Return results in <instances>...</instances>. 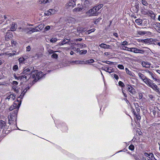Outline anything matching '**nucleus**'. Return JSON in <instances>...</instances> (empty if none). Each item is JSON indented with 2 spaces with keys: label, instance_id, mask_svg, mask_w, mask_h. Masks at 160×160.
Wrapping results in <instances>:
<instances>
[{
  "label": "nucleus",
  "instance_id": "obj_1",
  "mask_svg": "<svg viewBox=\"0 0 160 160\" xmlns=\"http://www.w3.org/2000/svg\"><path fill=\"white\" fill-rule=\"evenodd\" d=\"M148 86L152 88L154 91L160 94V89L152 81L149 79L147 78L143 81Z\"/></svg>",
  "mask_w": 160,
  "mask_h": 160
},
{
  "label": "nucleus",
  "instance_id": "obj_2",
  "mask_svg": "<svg viewBox=\"0 0 160 160\" xmlns=\"http://www.w3.org/2000/svg\"><path fill=\"white\" fill-rule=\"evenodd\" d=\"M43 75V73L42 72H34L31 75H30V80L33 79V81L36 82L42 77Z\"/></svg>",
  "mask_w": 160,
  "mask_h": 160
},
{
  "label": "nucleus",
  "instance_id": "obj_3",
  "mask_svg": "<svg viewBox=\"0 0 160 160\" xmlns=\"http://www.w3.org/2000/svg\"><path fill=\"white\" fill-rule=\"evenodd\" d=\"M13 112H12L10 114L9 116L8 117L9 121L16 120L17 114L18 112V108H16Z\"/></svg>",
  "mask_w": 160,
  "mask_h": 160
},
{
  "label": "nucleus",
  "instance_id": "obj_4",
  "mask_svg": "<svg viewBox=\"0 0 160 160\" xmlns=\"http://www.w3.org/2000/svg\"><path fill=\"white\" fill-rule=\"evenodd\" d=\"M14 77L16 79L18 80H20L24 82H26L29 79L30 80V77H29L28 75H26L25 74V75H21L18 77L14 76Z\"/></svg>",
  "mask_w": 160,
  "mask_h": 160
},
{
  "label": "nucleus",
  "instance_id": "obj_5",
  "mask_svg": "<svg viewBox=\"0 0 160 160\" xmlns=\"http://www.w3.org/2000/svg\"><path fill=\"white\" fill-rule=\"evenodd\" d=\"M34 68L32 67H29L26 69H25L22 72L23 74H24L26 75H28L29 77H30V74H32L33 72H32V71L33 70Z\"/></svg>",
  "mask_w": 160,
  "mask_h": 160
},
{
  "label": "nucleus",
  "instance_id": "obj_6",
  "mask_svg": "<svg viewBox=\"0 0 160 160\" xmlns=\"http://www.w3.org/2000/svg\"><path fill=\"white\" fill-rule=\"evenodd\" d=\"M86 13L88 17L97 16L98 14V13L94 9V8L90 9Z\"/></svg>",
  "mask_w": 160,
  "mask_h": 160
},
{
  "label": "nucleus",
  "instance_id": "obj_7",
  "mask_svg": "<svg viewBox=\"0 0 160 160\" xmlns=\"http://www.w3.org/2000/svg\"><path fill=\"white\" fill-rule=\"evenodd\" d=\"M57 11L54 9H49L46 12L45 14L47 16L53 15L56 13Z\"/></svg>",
  "mask_w": 160,
  "mask_h": 160
},
{
  "label": "nucleus",
  "instance_id": "obj_8",
  "mask_svg": "<svg viewBox=\"0 0 160 160\" xmlns=\"http://www.w3.org/2000/svg\"><path fill=\"white\" fill-rule=\"evenodd\" d=\"M127 88L128 91L130 92L132 94H135L136 92L135 89L132 88L131 85H128L127 86Z\"/></svg>",
  "mask_w": 160,
  "mask_h": 160
},
{
  "label": "nucleus",
  "instance_id": "obj_9",
  "mask_svg": "<svg viewBox=\"0 0 160 160\" xmlns=\"http://www.w3.org/2000/svg\"><path fill=\"white\" fill-rule=\"evenodd\" d=\"M144 154L145 156L149 158L150 160H157L155 158L153 154L152 153H148L147 152H145Z\"/></svg>",
  "mask_w": 160,
  "mask_h": 160
},
{
  "label": "nucleus",
  "instance_id": "obj_10",
  "mask_svg": "<svg viewBox=\"0 0 160 160\" xmlns=\"http://www.w3.org/2000/svg\"><path fill=\"white\" fill-rule=\"evenodd\" d=\"M99 46L101 48L104 49L111 48V46L102 43L99 45Z\"/></svg>",
  "mask_w": 160,
  "mask_h": 160
},
{
  "label": "nucleus",
  "instance_id": "obj_11",
  "mask_svg": "<svg viewBox=\"0 0 160 160\" xmlns=\"http://www.w3.org/2000/svg\"><path fill=\"white\" fill-rule=\"evenodd\" d=\"M142 65L143 67L149 68H150L151 64L147 62L142 61Z\"/></svg>",
  "mask_w": 160,
  "mask_h": 160
},
{
  "label": "nucleus",
  "instance_id": "obj_12",
  "mask_svg": "<svg viewBox=\"0 0 160 160\" xmlns=\"http://www.w3.org/2000/svg\"><path fill=\"white\" fill-rule=\"evenodd\" d=\"M143 42L146 43H152L153 42V39L152 38H147L143 40Z\"/></svg>",
  "mask_w": 160,
  "mask_h": 160
},
{
  "label": "nucleus",
  "instance_id": "obj_13",
  "mask_svg": "<svg viewBox=\"0 0 160 160\" xmlns=\"http://www.w3.org/2000/svg\"><path fill=\"white\" fill-rule=\"evenodd\" d=\"M52 0H39L38 2L40 4L49 3L52 2Z\"/></svg>",
  "mask_w": 160,
  "mask_h": 160
},
{
  "label": "nucleus",
  "instance_id": "obj_14",
  "mask_svg": "<svg viewBox=\"0 0 160 160\" xmlns=\"http://www.w3.org/2000/svg\"><path fill=\"white\" fill-rule=\"evenodd\" d=\"M138 75L139 78L143 81H144L147 78L141 72L138 73Z\"/></svg>",
  "mask_w": 160,
  "mask_h": 160
},
{
  "label": "nucleus",
  "instance_id": "obj_15",
  "mask_svg": "<svg viewBox=\"0 0 160 160\" xmlns=\"http://www.w3.org/2000/svg\"><path fill=\"white\" fill-rule=\"evenodd\" d=\"M18 102V101H17V102H14V103H13L12 105V106H13L15 108H18V110L21 104V103L18 102V103H17V102Z\"/></svg>",
  "mask_w": 160,
  "mask_h": 160
},
{
  "label": "nucleus",
  "instance_id": "obj_16",
  "mask_svg": "<svg viewBox=\"0 0 160 160\" xmlns=\"http://www.w3.org/2000/svg\"><path fill=\"white\" fill-rule=\"evenodd\" d=\"M103 6V4H101L98 5L97 6H95L94 8V9L97 12Z\"/></svg>",
  "mask_w": 160,
  "mask_h": 160
},
{
  "label": "nucleus",
  "instance_id": "obj_17",
  "mask_svg": "<svg viewBox=\"0 0 160 160\" xmlns=\"http://www.w3.org/2000/svg\"><path fill=\"white\" fill-rule=\"evenodd\" d=\"M87 29L85 28H82L81 27H78L77 28V31H79L81 32H84L86 31Z\"/></svg>",
  "mask_w": 160,
  "mask_h": 160
},
{
  "label": "nucleus",
  "instance_id": "obj_18",
  "mask_svg": "<svg viewBox=\"0 0 160 160\" xmlns=\"http://www.w3.org/2000/svg\"><path fill=\"white\" fill-rule=\"evenodd\" d=\"M73 62L75 63L76 64H86L85 61H75L72 62Z\"/></svg>",
  "mask_w": 160,
  "mask_h": 160
},
{
  "label": "nucleus",
  "instance_id": "obj_19",
  "mask_svg": "<svg viewBox=\"0 0 160 160\" xmlns=\"http://www.w3.org/2000/svg\"><path fill=\"white\" fill-rule=\"evenodd\" d=\"M16 28L17 24L14 22H12L11 28V30L12 31H15Z\"/></svg>",
  "mask_w": 160,
  "mask_h": 160
},
{
  "label": "nucleus",
  "instance_id": "obj_20",
  "mask_svg": "<svg viewBox=\"0 0 160 160\" xmlns=\"http://www.w3.org/2000/svg\"><path fill=\"white\" fill-rule=\"evenodd\" d=\"M6 125V122L2 120H0V129L2 128Z\"/></svg>",
  "mask_w": 160,
  "mask_h": 160
},
{
  "label": "nucleus",
  "instance_id": "obj_21",
  "mask_svg": "<svg viewBox=\"0 0 160 160\" xmlns=\"http://www.w3.org/2000/svg\"><path fill=\"white\" fill-rule=\"evenodd\" d=\"M105 71L109 72V73H111L113 72V70L111 68H106L105 69H103Z\"/></svg>",
  "mask_w": 160,
  "mask_h": 160
},
{
  "label": "nucleus",
  "instance_id": "obj_22",
  "mask_svg": "<svg viewBox=\"0 0 160 160\" xmlns=\"http://www.w3.org/2000/svg\"><path fill=\"white\" fill-rule=\"evenodd\" d=\"M156 27L155 28L156 30L158 32L160 33V23L157 22L155 24Z\"/></svg>",
  "mask_w": 160,
  "mask_h": 160
},
{
  "label": "nucleus",
  "instance_id": "obj_23",
  "mask_svg": "<svg viewBox=\"0 0 160 160\" xmlns=\"http://www.w3.org/2000/svg\"><path fill=\"white\" fill-rule=\"evenodd\" d=\"M68 4L69 6H72V7H74L75 5V3L74 1L71 0L69 2Z\"/></svg>",
  "mask_w": 160,
  "mask_h": 160
},
{
  "label": "nucleus",
  "instance_id": "obj_24",
  "mask_svg": "<svg viewBox=\"0 0 160 160\" xmlns=\"http://www.w3.org/2000/svg\"><path fill=\"white\" fill-rule=\"evenodd\" d=\"M28 89H25L21 93L19 97V98H22L24 94H25L26 92H27Z\"/></svg>",
  "mask_w": 160,
  "mask_h": 160
},
{
  "label": "nucleus",
  "instance_id": "obj_25",
  "mask_svg": "<svg viewBox=\"0 0 160 160\" xmlns=\"http://www.w3.org/2000/svg\"><path fill=\"white\" fill-rule=\"evenodd\" d=\"M77 47L78 48H86V46L85 44L81 43L79 44H77Z\"/></svg>",
  "mask_w": 160,
  "mask_h": 160
},
{
  "label": "nucleus",
  "instance_id": "obj_26",
  "mask_svg": "<svg viewBox=\"0 0 160 160\" xmlns=\"http://www.w3.org/2000/svg\"><path fill=\"white\" fill-rule=\"evenodd\" d=\"M135 21L138 25H140L141 24L142 22V20L140 18L136 19Z\"/></svg>",
  "mask_w": 160,
  "mask_h": 160
},
{
  "label": "nucleus",
  "instance_id": "obj_27",
  "mask_svg": "<svg viewBox=\"0 0 160 160\" xmlns=\"http://www.w3.org/2000/svg\"><path fill=\"white\" fill-rule=\"evenodd\" d=\"M29 28H22V30L21 31V32L24 33H28L29 32Z\"/></svg>",
  "mask_w": 160,
  "mask_h": 160
},
{
  "label": "nucleus",
  "instance_id": "obj_28",
  "mask_svg": "<svg viewBox=\"0 0 160 160\" xmlns=\"http://www.w3.org/2000/svg\"><path fill=\"white\" fill-rule=\"evenodd\" d=\"M83 9V8L82 7H78V8H74L73 11L74 12H78L80 11L81 10H82Z\"/></svg>",
  "mask_w": 160,
  "mask_h": 160
},
{
  "label": "nucleus",
  "instance_id": "obj_29",
  "mask_svg": "<svg viewBox=\"0 0 160 160\" xmlns=\"http://www.w3.org/2000/svg\"><path fill=\"white\" fill-rule=\"evenodd\" d=\"M38 31L39 30L37 29L36 28H29V32H38Z\"/></svg>",
  "mask_w": 160,
  "mask_h": 160
},
{
  "label": "nucleus",
  "instance_id": "obj_30",
  "mask_svg": "<svg viewBox=\"0 0 160 160\" xmlns=\"http://www.w3.org/2000/svg\"><path fill=\"white\" fill-rule=\"evenodd\" d=\"M126 71L127 72V73L129 74L130 76H133V73H132L131 71H129V69L127 68H125Z\"/></svg>",
  "mask_w": 160,
  "mask_h": 160
},
{
  "label": "nucleus",
  "instance_id": "obj_31",
  "mask_svg": "<svg viewBox=\"0 0 160 160\" xmlns=\"http://www.w3.org/2000/svg\"><path fill=\"white\" fill-rule=\"evenodd\" d=\"M122 49L123 50H127L131 52L132 50V48H129L127 47L123 46L122 47Z\"/></svg>",
  "mask_w": 160,
  "mask_h": 160
},
{
  "label": "nucleus",
  "instance_id": "obj_32",
  "mask_svg": "<svg viewBox=\"0 0 160 160\" xmlns=\"http://www.w3.org/2000/svg\"><path fill=\"white\" fill-rule=\"evenodd\" d=\"M148 32L142 31H138L137 33L139 35H145L147 34Z\"/></svg>",
  "mask_w": 160,
  "mask_h": 160
},
{
  "label": "nucleus",
  "instance_id": "obj_33",
  "mask_svg": "<svg viewBox=\"0 0 160 160\" xmlns=\"http://www.w3.org/2000/svg\"><path fill=\"white\" fill-rule=\"evenodd\" d=\"M70 41V39L65 38L62 42L61 44L62 45L65 44Z\"/></svg>",
  "mask_w": 160,
  "mask_h": 160
},
{
  "label": "nucleus",
  "instance_id": "obj_34",
  "mask_svg": "<svg viewBox=\"0 0 160 160\" xmlns=\"http://www.w3.org/2000/svg\"><path fill=\"white\" fill-rule=\"evenodd\" d=\"M94 62L93 59H91L89 60H86V64L92 63Z\"/></svg>",
  "mask_w": 160,
  "mask_h": 160
},
{
  "label": "nucleus",
  "instance_id": "obj_35",
  "mask_svg": "<svg viewBox=\"0 0 160 160\" xmlns=\"http://www.w3.org/2000/svg\"><path fill=\"white\" fill-rule=\"evenodd\" d=\"M18 60L19 63H23L25 60V59L23 57H22L19 58Z\"/></svg>",
  "mask_w": 160,
  "mask_h": 160
},
{
  "label": "nucleus",
  "instance_id": "obj_36",
  "mask_svg": "<svg viewBox=\"0 0 160 160\" xmlns=\"http://www.w3.org/2000/svg\"><path fill=\"white\" fill-rule=\"evenodd\" d=\"M131 52H133L135 53H137L138 48H132Z\"/></svg>",
  "mask_w": 160,
  "mask_h": 160
},
{
  "label": "nucleus",
  "instance_id": "obj_37",
  "mask_svg": "<svg viewBox=\"0 0 160 160\" xmlns=\"http://www.w3.org/2000/svg\"><path fill=\"white\" fill-rule=\"evenodd\" d=\"M9 98H11V100H14L15 98V95L13 94H11L9 96Z\"/></svg>",
  "mask_w": 160,
  "mask_h": 160
},
{
  "label": "nucleus",
  "instance_id": "obj_38",
  "mask_svg": "<svg viewBox=\"0 0 160 160\" xmlns=\"http://www.w3.org/2000/svg\"><path fill=\"white\" fill-rule=\"evenodd\" d=\"M44 27V24H40L38 27V28L40 30H42L43 28Z\"/></svg>",
  "mask_w": 160,
  "mask_h": 160
},
{
  "label": "nucleus",
  "instance_id": "obj_39",
  "mask_svg": "<svg viewBox=\"0 0 160 160\" xmlns=\"http://www.w3.org/2000/svg\"><path fill=\"white\" fill-rule=\"evenodd\" d=\"M87 52V50H82L79 52L80 54H85Z\"/></svg>",
  "mask_w": 160,
  "mask_h": 160
},
{
  "label": "nucleus",
  "instance_id": "obj_40",
  "mask_svg": "<svg viewBox=\"0 0 160 160\" xmlns=\"http://www.w3.org/2000/svg\"><path fill=\"white\" fill-rule=\"evenodd\" d=\"M142 4L145 6H147L148 5V3L146 1V0H142Z\"/></svg>",
  "mask_w": 160,
  "mask_h": 160
},
{
  "label": "nucleus",
  "instance_id": "obj_41",
  "mask_svg": "<svg viewBox=\"0 0 160 160\" xmlns=\"http://www.w3.org/2000/svg\"><path fill=\"white\" fill-rule=\"evenodd\" d=\"M129 149L132 151L134 150V145L132 144L130 145L129 147Z\"/></svg>",
  "mask_w": 160,
  "mask_h": 160
},
{
  "label": "nucleus",
  "instance_id": "obj_42",
  "mask_svg": "<svg viewBox=\"0 0 160 160\" xmlns=\"http://www.w3.org/2000/svg\"><path fill=\"white\" fill-rule=\"evenodd\" d=\"M57 39L55 38H52L50 39V42H54L57 41Z\"/></svg>",
  "mask_w": 160,
  "mask_h": 160
},
{
  "label": "nucleus",
  "instance_id": "obj_43",
  "mask_svg": "<svg viewBox=\"0 0 160 160\" xmlns=\"http://www.w3.org/2000/svg\"><path fill=\"white\" fill-rule=\"evenodd\" d=\"M144 50H142V49H138V51H137V53H140L142 54V53H144Z\"/></svg>",
  "mask_w": 160,
  "mask_h": 160
},
{
  "label": "nucleus",
  "instance_id": "obj_44",
  "mask_svg": "<svg viewBox=\"0 0 160 160\" xmlns=\"http://www.w3.org/2000/svg\"><path fill=\"white\" fill-rule=\"evenodd\" d=\"M112 77H113L116 80H118V77L117 75L113 73L112 74Z\"/></svg>",
  "mask_w": 160,
  "mask_h": 160
},
{
  "label": "nucleus",
  "instance_id": "obj_45",
  "mask_svg": "<svg viewBox=\"0 0 160 160\" xmlns=\"http://www.w3.org/2000/svg\"><path fill=\"white\" fill-rule=\"evenodd\" d=\"M118 68L121 69H123L124 67L122 65L119 64L118 65Z\"/></svg>",
  "mask_w": 160,
  "mask_h": 160
},
{
  "label": "nucleus",
  "instance_id": "obj_46",
  "mask_svg": "<svg viewBox=\"0 0 160 160\" xmlns=\"http://www.w3.org/2000/svg\"><path fill=\"white\" fill-rule=\"evenodd\" d=\"M12 88L13 89L14 91H15L16 92H18L19 90L18 89L17 87H16L15 86H13L12 87Z\"/></svg>",
  "mask_w": 160,
  "mask_h": 160
},
{
  "label": "nucleus",
  "instance_id": "obj_47",
  "mask_svg": "<svg viewBox=\"0 0 160 160\" xmlns=\"http://www.w3.org/2000/svg\"><path fill=\"white\" fill-rule=\"evenodd\" d=\"M18 68V67L17 65H15L13 67V70L14 71H16Z\"/></svg>",
  "mask_w": 160,
  "mask_h": 160
},
{
  "label": "nucleus",
  "instance_id": "obj_48",
  "mask_svg": "<svg viewBox=\"0 0 160 160\" xmlns=\"http://www.w3.org/2000/svg\"><path fill=\"white\" fill-rule=\"evenodd\" d=\"M52 58H57L58 57V55L56 53H54L52 55Z\"/></svg>",
  "mask_w": 160,
  "mask_h": 160
},
{
  "label": "nucleus",
  "instance_id": "obj_49",
  "mask_svg": "<svg viewBox=\"0 0 160 160\" xmlns=\"http://www.w3.org/2000/svg\"><path fill=\"white\" fill-rule=\"evenodd\" d=\"M146 72H147L149 74V75H151L152 76V78L153 79H154V78L153 76V74H152V72H151L149 70L146 71Z\"/></svg>",
  "mask_w": 160,
  "mask_h": 160
},
{
  "label": "nucleus",
  "instance_id": "obj_50",
  "mask_svg": "<svg viewBox=\"0 0 160 160\" xmlns=\"http://www.w3.org/2000/svg\"><path fill=\"white\" fill-rule=\"evenodd\" d=\"M119 85L122 87H123L124 86V84L122 82L120 81L118 82Z\"/></svg>",
  "mask_w": 160,
  "mask_h": 160
},
{
  "label": "nucleus",
  "instance_id": "obj_51",
  "mask_svg": "<svg viewBox=\"0 0 160 160\" xmlns=\"http://www.w3.org/2000/svg\"><path fill=\"white\" fill-rule=\"evenodd\" d=\"M128 43L126 41H123L121 43V45L125 46L127 45Z\"/></svg>",
  "mask_w": 160,
  "mask_h": 160
},
{
  "label": "nucleus",
  "instance_id": "obj_52",
  "mask_svg": "<svg viewBox=\"0 0 160 160\" xmlns=\"http://www.w3.org/2000/svg\"><path fill=\"white\" fill-rule=\"evenodd\" d=\"M16 109V108H15L12 105L11 106V107L9 108V110L10 111H12L13 110V112H14V110Z\"/></svg>",
  "mask_w": 160,
  "mask_h": 160
},
{
  "label": "nucleus",
  "instance_id": "obj_53",
  "mask_svg": "<svg viewBox=\"0 0 160 160\" xmlns=\"http://www.w3.org/2000/svg\"><path fill=\"white\" fill-rule=\"evenodd\" d=\"M95 29L94 28H93L91 30H89L87 32H88V34H89L90 33V32H94L95 31Z\"/></svg>",
  "mask_w": 160,
  "mask_h": 160
},
{
  "label": "nucleus",
  "instance_id": "obj_54",
  "mask_svg": "<svg viewBox=\"0 0 160 160\" xmlns=\"http://www.w3.org/2000/svg\"><path fill=\"white\" fill-rule=\"evenodd\" d=\"M135 115H136V117L137 120H140L141 119V116L139 114L137 115L136 114Z\"/></svg>",
  "mask_w": 160,
  "mask_h": 160
},
{
  "label": "nucleus",
  "instance_id": "obj_55",
  "mask_svg": "<svg viewBox=\"0 0 160 160\" xmlns=\"http://www.w3.org/2000/svg\"><path fill=\"white\" fill-rule=\"evenodd\" d=\"M101 18H98L97 19H96L95 21H94V23L95 24H97V23L101 19Z\"/></svg>",
  "mask_w": 160,
  "mask_h": 160
},
{
  "label": "nucleus",
  "instance_id": "obj_56",
  "mask_svg": "<svg viewBox=\"0 0 160 160\" xmlns=\"http://www.w3.org/2000/svg\"><path fill=\"white\" fill-rule=\"evenodd\" d=\"M102 62L105 63L107 64H110L111 63H113L112 62H110L109 61H104Z\"/></svg>",
  "mask_w": 160,
  "mask_h": 160
},
{
  "label": "nucleus",
  "instance_id": "obj_57",
  "mask_svg": "<svg viewBox=\"0 0 160 160\" xmlns=\"http://www.w3.org/2000/svg\"><path fill=\"white\" fill-rule=\"evenodd\" d=\"M50 28V27L49 26H47L45 28V30L46 31H48L49 30Z\"/></svg>",
  "mask_w": 160,
  "mask_h": 160
},
{
  "label": "nucleus",
  "instance_id": "obj_58",
  "mask_svg": "<svg viewBox=\"0 0 160 160\" xmlns=\"http://www.w3.org/2000/svg\"><path fill=\"white\" fill-rule=\"evenodd\" d=\"M27 49L26 50L27 51L29 52L31 50V48H30V46H28L26 48Z\"/></svg>",
  "mask_w": 160,
  "mask_h": 160
},
{
  "label": "nucleus",
  "instance_id": "obj_59",
  "mask_svg": "<svg viewBox=\"0 0 160 160\" xmlns=\"http://www.w3.org/2000/svg\"><path fill=\"white\" fill-rule=\"evenodd\" d=\"M16 52L15 51H13L11 53H10V55H14L16 54Z\"/></svg>",
  "mask_w": 160,
  "mask_h": 160
},
{
  "label": "nucleus",
  "instance_id": "obj_60",
  "mask_svg": "<svg viewBox=\"0 0 160 160\" xmlns=\"http://www.w3.org/2000/svg\"><path fill=\"white\" fill-rule=\"evenodd\" d=\"M48 52L50 54H52V53H53L54 52L53 50H52L49 49L48 50Z\"/></svg>",
  "mask_w": 160,
  "mask_h": 160
},
{
  "label": "nucleus",
  "instance_id": "obj_61",
  "mask_svg": "<svg viewBox=\"0 0 160 160\" xmlns=\"http://www.w3.org/2000/svg\"><path fill=\"white\" fill-rule=\"evenodd\" d=\"M138 94H139V99H141L142 98V94L141 93H139Z\"/></svg>",
  "mask_w": 160,
  "mask_h": 160
},
{
  "label": "nucleus",
  "instance_id": "obj_62",
  "mask_svg": "<svg viewBox=\"0 0 160 160\" xmlns=\"http://www.w3.org/2000/svg\"><path fill=\"white\" fill-rule=\"evenodd\" d=\"M148 15H152V14H154L153 12L152 11H148Z\"/></svg>",
  "mask_w": 160,
  "mask_h": 160
},
{
  "label": "nucleus",
  "instance_id": "obj_63",
  "mask_svg": "<svg viewBox=\"0 0 160 160\" xmlns=\"http://www.w3.org/2000/svg\"><path fill=\"white\" fill-rule=\"evenodd\" d=\"M13 83L14 84H15V85H17L18 84V83L17 81H13Z\"/></svg>",
  "mask_w": 160,
  "mask_h": 160
},
{
  "label": "nucleus",
  "instance_id": "obj_64",
  "mask_svg": "<svg viewBox=\"0 0 160 160\" xmlns=\"http://www.w3.org/2000/svg\"><path fill=\"white\" fill-rule=\"evenodd\" d=\"M113 35L116 37L117 38H118V35L117 33H113Z\"/></svg>",
  "mask_w": 160,
  "mask_h": 160
}]
</instances>
